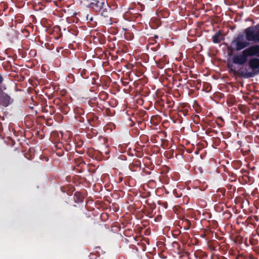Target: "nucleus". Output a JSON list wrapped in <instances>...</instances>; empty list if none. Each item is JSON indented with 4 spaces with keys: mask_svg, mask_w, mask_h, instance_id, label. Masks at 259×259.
Returning a JSON list of instances; mask_svg holds the SVG:
<instances>
[{
    "mask_svg": "<svg viewBox=\"0 0 259 259\" xmlns=\"http://www.w3.org/2000/svg\"><path fill=\"white\" fill-rule=\"evenodd\" d=\"M223 38L222 34L219 32L217 33L213 36V42L214 43H218L220 42L221 40Z\"/></svg>",
    "mask_w": 259,
    "mask_h": 259,
    "instance_id": "6",
    "label": "nucleus"
},
{
    "mask_svg": "<svg viewBox=\"0 0 259 259\" xmlns=\"http://www.w3.org/2000/svg\"><path fill=\"white\" fill-rule=\"evenodd\" d=\"M246 39L249 41H259V25L255 28L249 27L245 30Z\"/></svg>",
    "mask_w": 259,
    "mask_h": 259,
    "instance_id": "3",
    "label": "nucleus"
},
{
    "mask_svg": "<svg viewBox=\"0 0 259 259\" xmlns=\"http://www.w3.org/2000/svg\"><path fill=\"white\" fill-rule=\"evenodd\" d=\"M249 66L254 71H259V59L254 58L250 60Z\"/></svg>",
    "mask_w": 259,
    "mask_h": 259,
    "instance_id": "5",
    "label": "nucleus"
},
{
    "mask_svg": "<svg viewBox=\"0 0 259 259\" xmlns=\"http://www.w3.org/2000/svg\"><path fill=\"white\" fill-rule=\"evenodd\" d=\"M105 5L104 3L97 0H94L91 4L92 9L96 12L100 11Z\"/></svg>",
    "mask_w": 259,
    "mask_h": 259,
    "instance_id": "4",
    "label": "nucleus"
},
{
    "mask_svg": "<svg viewBox=\"0 0 259 259\" xmlns=\"http://www.w3.org/2000/svg\"><path fill=\"white\" fill-rule=\"evenodd\" d=\"M248 45V42L246 38L243 36L240 35L232 42L231 48L233 50L238 51L244 49Z\"/></svg>",
    "mask_w": 259,
    "mask_h": 259,
    "instance_id": "2",
    "label": "nucleus"
},
{
    "mask_svg": "<svg viewBox=\"0 0 259 259\" xmlns=\"http://www.w3.org/2000/svg\"><path fill=\"white\" fill-rule=\"evenodd\" d=\"M2 82V76L0 75V84Z\"/></svg>",
    "mask_w": 259,
    "mask_h": 259,
    "instance_id": "7",
    "label": "nucleus"
},
{
    "mask_svg": "<svg viewBox=\"0 0 259 259\" xmlns=\"http://www.w3.org/2000/svg\"><path fill=\"white\" fill-rule=\"evenodd\" d=\"M253 55L259 56V46L251 47L244 50L241 54L235 56L233 62L235 64L242 65L247 60V57Z\"/></svg>",
    "mask_w": 259,
    "mask_h": 259,
    "instance_id": "1",
    "label": "nucleus"
}]
</instances>
